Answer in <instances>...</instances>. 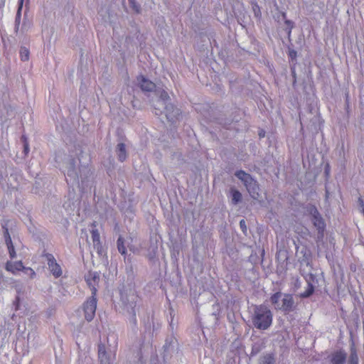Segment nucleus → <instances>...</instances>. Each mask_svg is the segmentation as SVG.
Masks as SVG:
<instances>
[{"mask_svg":"<svg viewBox=\"0 0 364 364\" xmlns=\"http://www.w3.org/2000/svg\"><path fill=\"white\" fill-rule=\"evenodd\" d=\"M273 320V314L271 310L265 305H256L251 317L252 323L255 328L264 331L268 329Z\"/></svg>","mask_w":364,"mask_h":364,"instance_id":"obj_1","label":"nucleus"},{"mask_svg":"<svg viewBox=\"0 0 364 364\" xmlns=\"http://www.w3.org/2000/svg\"><path fill=\"white\" fill-rule=\"evenodd\" d=\"M282 296V292L278 291L273 294L270 296V301L274 306L276 310H280L284 314H288L296 309V304L294 303V297L290 294H285L282 299V302L279 300Z\"/></svg>","mask_w":364,"mask_h":364,"instance_id":"obj_2","label":"nucleus"},{"mask_svg":"<svg viewBox=\"0 0 364 364\" xmlns=\"http://www.w3.org/2000/svg\"><path fill=\"white\" fill-rule=\"evenodd\" d=\"M235 176L241 180L245 186L250 195L255 199H257L259 197V185L257 182L252 178V177L244 171H237L235 173Z\"/></svg>","mask_w":364,"mask_h":364,"instance_id":"obj_3","label":"nucleus"},{"mask_svg":"<svg viewBox=\"0 0 364 364\" xmlns=\"http://www.w3.org/2000/svg\"><path fill=\"white\" fill-rule=\"evenodd\" d=\"M97 294H92V296L87 299L83 304V310L85 313V319L87 321H91L95 315L97 309Z\"/></svg>","mask_w":364,"mask_h":364,"instance_id":"obj_4","label":"nucleus"},{"mask_svg":"<svg viewBox=\"0 0 364 364\" xmlns=\"http://www.w3.org/2000/svg\"><path fill=\"white\" fill-rule=\"evenodd\" d=\"M44 257L46 258L47 264L51 274L55 278H59L62 275L63 271L54 256L52 254L46 253L44 255Z\"/></svg>","mask_w":364,"mask_h":364,"instance_id":"obj_5","label":"nucleus"},{"mask_svg":"<svg viewBox=\"0 0 364 364\" xmlns=\"http://www.w3.org/2000/svg\"><path fill=\"white\" fill-rule=\"evenodd\" d=\"M309 210L312 216L314 225L317 228L318 232L323 233L325 230L326 225L317 208L314 205H311L309 208Z\"/></svg>","mask_w":364,"mask_h":364,"instance_id":"obj_6","label":"nucleus"},{"mask_svg":"<svg viewBox=\"0 0 364 364\" xmlns=\"http://www.w3.org/2000/svg\"><path fill=\"white\" fill-rule=\"evenodd\" d=\"M85 279L91 289L92 294H97V287L100 281V275L95 272H89L85 277Z\"/></svg>","mask_w":364,"mask_h":364,"instance_id":"obj_7","label":"nucleus"},{"mask_svg":"<svg viewBox=\"0 0 364 364\" xmlns=\"http://www.w3.org/2000/svg\"><path fill=\"white\" fill-rule=\"evenodd\" d=\"M137 80L140 85V87L143 91L151 92L154 90L155 84L145 78L143 75H140L137 77Z\"/></svg>","mask_w":364,"mask_h":364,"instance_id":"obj_8","label":"nucleus"},{"mask_svg":"<svg viewBox=\"0 0 364 364\" xmlns=\"http://www.w3.org/2000/svg\"><path fill=\"white\" fill-rule=\"evenodd\" d=\"M23 269L24 266L21 261H8L6 264V269L12 274H16L18 272L23 271Z\"/></svg>","mask_w":364,"mask_h":364,"instance_id":"obj_9","label":"nucleus"},{"mask_svg":"<svg viewBox=\"0 0 364 364\" xmlns=\"http://www.w3.org/2000/svg\"><path fill=\"white\" fill-rule=\"evenodd\" d=\"M346 360V353L343 350H337L332 353L331 364H344Z\"/></svg>","mask_w":364,"mask_h":364,"instance_id":"obj_10","label":"nucleus"},{"mask_svg":"<svg viewBox=\"0 0 364 364\" xmlns=\"http://www.w3.org/2000/svg\"><path fill=\"white\" fill-rule=\"evenodd\" d=\"M6 234L7 235V237H6V245H7V247H8L9 254L10 257L11 259H14V258L16 257V251H15V248H14V247L13 245L11 237H10V235L9 234L8 230H6Z\"/></svg>","mask_w":364,"mask_h":364,"instance_id":"obj_11","label":"nucleus"},{"mask_svg":"<svg viewBox=\"0 0 364 364\" xmlns=\"http://www.w3.org/2000/svg\"><path fill=\"white\" fill-rule=\"evenodd\" d=\"M98 356L101 364H110L107 356V353L104 345L101 344L98 347Z\"/></svg>","mask_w":364,"mask_h":364,"instance_id":"obj_12","label":"nucleus"},{"mask_svg":"<svg viewBox=\"0 0 364 364\" xmlns=\"http://www.w3.org/2000/svg\"><path fill=\"white\" fill-rule=\"evenodd\" d=\"M117 154L119 161H124L127 157L125 145L123 143H120L117 145Z\"/></svg>","mask_w":364,"mask_h":364,"instance_id":"obj_13","label":"nucleus"},{"mask_svg":"<svg viewBox=\"0 0 364 364\" xmlns=\"http://www.w3.org/2000/svg\"><path fill=\"white\" fill-rule=\"evenodd\" d=\"M231 196H232V203L234 205L237 204L242 200V194L241 193L234 188H231L230 190Z\"/></svg>","mask_w":364,"mask_h":364,"instance_id":"obj_14","label":"nucleus"},{"mask_svg":"<svg viewBox=\"0 0 364 364\" xmlns=\"http://www.w3.org/2000/svg\"><path fill=\"white\" fill-rule=\"evenodd\" d=\"M92 240L94 246L100 245V236L97 229H92L91 230Z\"/></svg>","mask_w":364,"mask_h":364,"instance_id":"obj_15","label":"nucleus"},{"mask_svg":"<svg viewBox=\"0 0 364 364\" xmlns=\"http://www.w3.org/2000/svg\"><path fill=\"white\" fill-rule=\"evenodd\" d=\"M314 291V287L312 284L308 283V286L306 290L300 294L301 298H308L313 294Z\"/></svg>","mask_w":364,"mask_h":364,"instance_id":"obj_16","label":"nucleus"},{"mask_svg":"<svg viewBox=\"0 0 364 364\" xmlns=\"http://www.w3.org/2000/svg\"><path fill=\"white\" fill-rule=\"evenodd\" d=\"M117 248H118L119 252L122 255H126L127 249L124 245V240L122 237H119L117 240Z\"/></svg>","mask_w":364,"mask_h":364,"instance_id":"obj_17","label":"nucleus"},{"mask_svg":"<svg viewBox=\"0 0 364 364\" xmlns=\"http://www.w3.org/2000/svg\"><path fill=\"white\" fill-rule=\"evenodd\" d=\"M348 364H358V358L355 349L351 350Z\"/></svg>","mask_w":364,"mask_h":364,"instance_id":"obj_18","label":"nucleus"},{"mask_svg":"<svg viewBox=\"0 0 364 364\" xmlns=\"http://www.w3.org/2000/svg\"><path fill=\"white\" fill-rule=\"evenodd\" d=\"M20 58L22 61H26L29 58V50L26 48H21L20 50Z\"/></svg>","mask_w":364,"mask_h":364,"instance_id":"obj_19","label":"nucleus"},{"mask_svg":"<svg viewBox=\"0 0 364 364\" xmlns=\"http://www.w3.org/2000/svg\"><path fill=\"white\" fill-rule=\"evenodd\" d=\"M23 271H24L25 274H27L31 279L34 278L36 276L35 271L31 267H24V269Z\"/></svg>","mask_w":364,"mask_h":364,"instance_id":"obj_20","label":"nucleus"},{"mask_svg":"<svg viewBox=\"0 0 364 364\" xmlns=\"http://www.w3.org/2000/svg\"><path fill=\"white\" fill-rule=\"evenodd\" d=\"M129 2L132 9L136 13H139L140 6L136 4L135 0H129Z\"/></svg>","mask_w":364,"mask_h":364,"instance_id":"obj_21","label":"nucleus"},{"mask_svg":"<svg viewBox=\"0 0 364 364\" xmlns=\"http://www.w3.org/2000/svg\"><path fill=\"white\" fill-rule=\"evenodd\" d=\"M240 228H241L242 231L244 233H246L247 232V226H246V223H245V220L242 219V220H240Z\"/></svg>","mask_w":364,"mask_h":364,"instance_id":"obj_22","label":"nucleus"},{"mask_svg":"<svg viewBox=\"0 0 364 364\" xmlns=\"http://www.w3.org/2000/svg\"><path fill=\"white\" fill-rule=\"evenodd\" d=\"M285 24L289 28V34L291 33V29L293 28V26H294V23L291 21L290 20H286L284 21Z\"/></svg>","mask_w":364,"mask_h":364,"instance_id":"obj_23","label":"nucleus"},{"mask_svg":"<svg viewBox=\"0 0 364 364\" xmlns=\"http://www.w3.org/2000/svg\"><path fill=\"white\" fill-rule=\"evenodd\" d=\"M22 138H23V142H24V152H25L26 154H27L28 153V151H29L28 144L26 141V139L25 136H23Z\"/></svg>","mask_w":364,"mask_h":364,"instance_id":"obj_24","label":"nucleus"},{"mask_svg":"<svg viewBox=\"0 0 364 364\" xmlns=\"http://www.w3.org/2000/svg\"><path fill=\"white\" fill-rule=\"evenodd\" d=\"M266 358V362L268 363V364H270L272 363L273 360H274V358L272 355H268L267 357H265Z\"/></svg>","mask_w":364,"mask_h":364,"instance_id":"obj_25","label":"nucleus"},{"mask_svg":"<svg viewBox=\"0 0 364 364\" xmlns=\"http://www.w3.org/2000/svg\"><path fill=\"white\" fill-rule=\"evenodd\" d=\"M289 55L291 58H295L296 56V52L294 50H289Z\"/></svg>","mask_w":364,"mask_h":364,"instance_id":"obj_26","label":"nucleus"},{"mask_svg":"<svg viewBox=\"0 0 364 364\" xmlns=\"http://www.w3.org/2000/svg\"><path fill=\"white\" fill-rule=\"evenodd\" d=\"M159 102L161 103V105L164 106L166 109H168V106L166 105V102L165 101L164 98H163L161 100H159Z\"/></svg>","mask_w":364,"mask_h":364,"instance_id":"obj_27","label":"nucleus"},{"mask_svg":"<svg viewBox=\"0 0 364 364\" xmlns=\"http://www.w3.org/2000/svg\"><path fill=\"white\" fill-rule=\"evenodd\" d=\"M24 0H18V13L21 12V10L23 7Z\"/></svg>","mask_w":364,"mask_h":364,"instance_id":"obj_28","label":"nucleus"},{"mask_svg":"<svg viewBox=\"0 0 364 364\" xmlns=\"http://www.w3.org/2000/svg\"><path fill=\"white\" fill-rule=\"evenodd\" d=\"M90 226L92 229H96L97 227V223L95 221L90 224Z\"/></svg>","mask_w":364,"mask_h":364,"instance_id":"obj_29","label":"nucleus"},{"mask_svg":"<svg viewBox=\"0 0 364 364\" xmlns=\"http://www.w3.org/2000/svg\"><path fill=\"white\" fill-rule=\"evenodd\" d=\"M164 97H165L166 99H168V94H167L166 92H164Z\"/></svg>","mask_w":364,"mask_h":364,"instance_id":"obj_30","label":"nucleus"},{"mask_svg":"<svg viewBox=\"0 0 364 364\" xmlns=\"http://www.w3.org/2000/svg\"><path fill=\"white\" fill-rule=\"evenodd\" d=\"M259 136H264V134H262V133H260V134H259Z\"/></svg>","mask_w":364,"mask_h":364,"instance_id":"obj_31","label":"nucleus"},{"mask_svg":"<svg viewBox=\"0 0 364 364\" xmlns=\"http://www.w3.org/2000/svg\"><path fill=\"white\" fill-rule=\"evenodd\" d=\"M166 117L168 119L169 117H168V113H166Z\"/></svg>","mask_w":364,"mask_h":364,"instance_id":"obj_32","label":"nucleus"},{"mask_svg":"<svg viewBox=\"0 0 364 364\" xmlns=\"http://www.w3.org/2000/svg\"><path fill=\"white\" fill-rule=\"evenodd\" d=\"M156 114L159 115L160 114L159 113H158L157 112H155Z\"/></svg>","mask_w":364,"mask_h":364,"instance_id":"obj_33","label":"nucleus"}]
</instances>
